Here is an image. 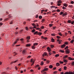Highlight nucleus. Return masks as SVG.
<instances>
[{"mask_svg": "<svg viewBox=\"0 0 74 74\" xmlns=\"http://www.w3.org/2000/svg\"><path fill=\"white\" fill-rule=\"evenodd\" d=\"M68 48H69V47H68V46H67L66 47V48H65V49H67Z\"/></svg>", "mask_w": 74, "mask_h": 74, "instance_id": "nucleus-41", "label": "nucleus"}, {"mask_svg": "<svg viewBox=\"0 0 74 74\" xmlns=\"http://www.w3.org/2000/svg\"><path fill=\"white\" fill-rule=\"evenodd\" d=\"M68 22L69 23H71V21L70 20H69L68 21Z\"/></svg>", "mask_w": 74, "mask_h": 74, "instance_id": "nucleus-37", "label": "nucleus"}, {"mask_svg": "<svg viewBox=\"0 0 74 74\" xmlns=\"http://www.w3.org/2000/svg\"><path fill=\"white\" fill-rule=\"evenodd\" d=\"M63 62H64V63H66V62H68V61H67V60H64Z\"/></svg>", "mask_w": 74, "mask_h": 74, "instance_id": "nucleus-22", "label": "nucleus"}, {"mask_svg": "<svg viewBox=\"0 0 74 74\" xmlns=\"http://www.w3.org/2000/svg\"><path fill=\"white\" fill-rule=\"evenodd\" d=\"M56 7L55 6H53L51 7V8H55Z\"/></svg>", "mask_w": 74, "mask_h": 74, "instance_id": "nucleus-43", "label": "nucleus"}, {"mask_svg": "<svg viewBox=\"0 0 74 74\" xmlns=\"http://www.w3.org/2000/svg\"><path fill=\"white\" fill-rule=\"evenodd\" d=\"M32 49H35L36 48V47L34 46H33L32 47Z\"/></svg>", "mask_w": 74, "mask_h": 74, "instance_id": "nucleus-11", "label": "nucleus"}, {"mask_svg": "<svg viewBox=\"0 0 74 74\" xmlns=\"http://www.w3.org/2000/svg\"><path fill=\"white\" fill-rule=\"evenodd\" d=\"M25 29L26 30H27V31L29 30V29H28V28L27 27H25Z\"/></svg>", "mask_w": 74, "mask_h": 74, "instance_id": "nucleus-30", "label": "nucleus"}, {"mask_svg": "<svg viewBox=\"0 0 74 74\" xmlns=\"http://www.w3.org/2000/svg\"><path fill=\"white\" fill-rule=\"evenodd\" d=\"M38 15H37L36 16V18H38Z\"/></svg>", "mask_w": 74, "mask_h": 74, "instance_id": "nucleus-63", "label": "nucleus"}, {"mask_svg": "<svg viewBox=\"0 0 74 74\" xmlns=\"http://www.w3.org/2000/svg\"><path fill=\"white\" fill-rule=\"evenodd\" d=\"M49 67L50 69H52L53 66L52 65H51L49 66Z\"/></svg>", "mask_w": 74, "mask_h": 74, "instance_id": "nucleus-14", "label": "nucleus"}, {"mask_svg": "<svg viewBox=\"0 0 74 74\" xmlns=\"http://www.w3.org/2000/svg\"><path fill=\"white\" fill-rule=\"evenodd\" d=\"M16 43H17V41H15V42L14 43V45H15V44H16Z\"/></svg>", "mask_w": 74, "mask_h": 74, "instance_id": "nucleus-59", "label": "nucleus"}, {"mask_svg": "<svg viewBox=\"0 0 74 74\" xmlns=\"http://www.w3.org/2000/svg\"><path fill=\"white\" fill-rule=\"evenodd\" d=\"M60 52H61L62 53H64V50H60Z\"/></svg>", "mask_w": 74, "mask_h": 74, "instance_id": "nucleus-15", "label": "nucleus"}, {"mask_svg": "<svg viewBox=\"0 0 74 74\" xmlns=\"http://www.w3.org/2000/svg\"><path fill=\"white\" fill-rule=\"evenodd\" d=\"M39 19H42V16H40L39 17Z\"/></svg>", "mask_w": 74, "mask_h": 74, "instance_id": "nucleus-38", "label": "nucleus"}, {"mask_svg": "<svg viewBox=\"0 0 74 74\" xmlns=\"http://www.w3.org/2000/svg\"><path fill=\"white\" fill-rule=\"evenodd\" d=\"M42 22H44V21H45V19H44V18H42Z\"/></svg>", "mask_w": 74, "mask_h": 74, "instance_id": "nucleus-28", "label": "nucleus"}, {"mask_svg": "<svg viewBox=\"0 0 74 74\" xmlns=\"http://www.w3.org/2000/svg\"><path fill=\"white\" fill-rule=\"evenodd\" d=\"M51 35L53 36H56V35L55 34H51Z\"/></svg>", "mask_w": 74, "mask_h": 74, "instance_id": "nucleus-36", "label": "nucleus"}, {"mask_svg": "<svg viewBox=\"0 0 74 74\" xmlns=\"http://www.w3.org/2000/svg\"><path fill=\"white\" fill-rule=\"evenodd\" d=\"M72 64L74 66V61L72 62Z\"/></svg>", "mask_w": 74, "mask_h": 74, "instance_id": "nucleus-64", "label": "nucleus"}, {"mask_svg": "<svg viewBox=\"0 0 74 74\" xmlns=\"http://www.w3.org/2000/svg\"><path fill=\"white\" fill-rule=\"evenodd\" d=\"M47 49L48 52H51V49L49 47H48L47 48Z\"/></svg>", "mask_w": 74, "mask_h": 74, "instance_id": "nucleus-5", "label": "nucleus"}, {"mask_svg": "<svg viewBox=\"0 0 74 74\" xmlns=\"http://www.w3.org/2000/svg\"><path fill=\"white\" fill-rule=\"evenodd\" d=\"M38 35H39V36H41V34H42V33H38Z\"/></svg>", "mask_w": 74, "mask_h": 74, "instance_id": "nucleus-34", "label": "nucleus"}, {"mask_svg": "<svg viewBox=\"0 0 74 74\" xmlns=\"http://www.w3.org/2000/svg\"><path fill=\"white\" fill-rule=\"evenodd\" d=\"M40 28L38 27V28H36V30H40Z\"/></svg>", "mask_w": 74, "mask_h": 74, "instance_id": "nucleus-62", "label": "nucleus"}, {"mask_svg": "<svg viewBox=\"0 0 74 74\" xmlns=\"http://www.w3.org/2000/svg\"><path fill=\"white\" fill-rule=\"evenodd\" d=\"M18 60H16L14 62V63H16V62H18Z\"/></svg>", "mask_w": 74, "mask_h": 74, "instance_id": "nucleus-52", "label": "nucleus"}, {"mask_svg": "<svg viewBox=\"0 0 74 74\" xmlns=\"http://www.w3.org/2000/svg\"><path fill=\"white\" fill-rule=\"evenodd\" d=\"M49 27H51V26H53V24H49Z\"/></svg>", "mask_w": 74, "mask_h": 74, "instance_id": "nucleus-25", "label": "nucleus"}, {"mask_svg": "<svg viewBox=\"0 0 74 74\" xmlns=\"http://www.w3.org/2000/svg\"><path fill=\"white\" fill-rule=\"evenodd\" d=\"M68 58L70 60H74V58H72L70 57H69Z\"/></svg>", "mask_w": 74, "mask_h": 74, "instance_id": "nucleus-7", "label": "nucleus"}, {"mask_svg": "<svg viewBox=\"0 0 74 74\" xmlns=\"http://www.w3.org/2000/svg\"><path fill=\"white\" fill-rule=\"evenodd\" d=\"M37 33H38V32L37 31H36L35 32L34 34V35H35V34H37Z\"/></svg>", "mask_w": 74, "mask_h": 74, "instance_id": "nucleus-33", "label": "nucleus"}, {"mask_svg": "<svg viewBox=\"0 0 74 74\" xmlns=\"http://www.w3.org/2000/svg\"><path fill=\"white\" fill-rule=\"evenodd\" d=\"M55 56V57H56V58H57V57H58L59 56V54H56Z\"/></svg>", "mask_w": 74, "mask_h": 74, "instance_id": "nucleus-23", "label": "nucleus"}, {"mask_svg": "<svg viewBox=\"0 0 74 74\" xmlns=\"http://www.w3.org/2000/svg\"><path fill=\"white\" fill-rule=\"evenodd\" d=\"M51 41L52 42H55V40L52 38H51Z\"/></svg>", "mask_w": 74, "mask_h": 74, "instance_id": "nucleus-9", "label": "nucleus"}, {"mask_svg": "<svg viewBox=\"0 0 74 74\" xmlns=\"http://www.w3.org/2000/svg\"><path fill=\"white\" fill-rule=\"evenodd\" d=\"M64 44H66V45H67V44H68V42H64Z\"/></svg>", "mask_w": 74, "mask_h": 74, "instance_id": "nucleus-54", "label": "nucleus"}, {"mask_svg": "<svg viewBox=\"0 0 74 74\" xmlns=\"http://www.w3.org/2000/svg\"><path fill=\"white\" fill-rule=\"evenodd\" d=\"M56 73H57V71H55L53 72L54 74H56Z\"/></svg>", "mask_w": 74, "mask_h": 74, "instance_id": "nucleus-57", "label": "nucleus"}, {"mask_svg": "<svg viewBox=\"0 0 74 74\" xmlns=\"http://www.w3.org/2000/svg\"><path fill=\"white\" fill-rule=\"evenodd\" d=\"M49 56H51V55H52V53L49 52Z\"/></svg>", "mask_w": 74, "mask_h": 74, "instance_id": "nucleus-46", "label": "nucleus"}, {"mask_svg": "<svg viewBox=\"0 0 74 74\" xmlns=\"http://www.w3.org/2000/svg\"><path fill=\"white\" fill-rule=\"evenodd\" d=\"M20 40L21 41H23L24 40V39L23 38H21Z\"/></svg>", "mask_w": 74, "mask_h": 74, "instance_id": "nucleus-39", "label": "nucleus"}, {"mask_svg": "<svg viewBox=\"0 0 74 74\" xmlns=\"http://www.w3.org/2000/svg\"><path fill=\"white\" fill-rule=\"evenodd\" d=\"M68 57V56H67V55H66L64 56V57L63 58V59H65V58H67Z\"/></svg>", "mask_w": 74, "mask_h": 74, "instance_id": "nucleus-16", "label": "nucleus"}, {"mask_svg": "<svg viewBox=\"0 0 74 74\" xmlns=\"http://www.w3.org/2000/svg\"><path fill=\"white\" fill-rule=\"evenodd\" d=\"M65 47H66V45H65V44H64L61 46V48H64Z\"/></svg>", "mask_w": 74, "mask_h": 74, "instance_id": "nucleus-6", "label": "nucleus"}, {"mask_svg": "<svg viewBox=\"0 0 74 74\" xmlns=\"http://www.w3.org/2000/svg\"><path fill=\"white\" fill-rule=\"evenodd\" d=\"M60 64H63V62L62 61H60Z\"/></svg>", "mask_w": 74, "mask_h": 74, "instance_id": "nucleus-49", "label": "nucleus"}, {"mask_svg": "<svg viewBox=\"0 0 74 74\" xmlns=\"http://www.w3.org/2000/svg\"><path fill=\"white\" fill-rule=\"evenodd\" d=\"M47 53L45 52L43 54L42 56V57H44L45 56H47Z\"/></svg>", "mask_w": 74, "mask_h": 74, "instance_id": "nucleus-4", "label": "nucleus"}, {"mask_svg": "<svg viewBox=\"0 0 74 74\" xmlns=\"http://www.w3.org/2000/svg\"><path fill=\"white\" fill-rule=\"evenodd\" d=\"M31 45L30 44H28L27 45H25L26 47H30Z\"/></svg>", "mask_w": 74, "mask_h": 74, "instance_id": "nucleus-8", "label": "nucleus"}, {"mask_svg": "<svg viewBox=\"0 0 74 74\" xmlns=\"http://www.w3.org/2000/svg\"><path fill=\"white\" fill-rule=\"evenodd\" d=\"M63 14H64V12H61L60 13V15H62Z\"/></svg>", "mask_w": 74, "mask_h": 74, "instance_id": "nucleus-32", "label": "nucleus"}, {"mask_svg": "<svg viewBox=\"0 0 74 74\" xmlns=\"http://www.w3.org/2000/svg\"><path fill=\"white\" fill-rule=\"evenodd\" d=\"M56 65L57 67H58V66H60V64H59V63H57L56 64Z\"/></svg>", "mask_w": 74, "mask_h": 74, "instance_id": "nucleus-10", "label": "nucleus"}, {"mask_svg": "<svg viewBox=\"0 0 74 74\" xmlns=\"http://www.w3.org/2000/svg\"><path fill=\"white\" fill-rule=\"evenodd\" d=\"M38 45V43H34L33 45L34 46H36V45Z\"/></svg>", "mask_w": 74, "mask_h": 74, "instance_id": "nucleus-20", "label": "nucleus"}, {"mask_svg": "<svg viewBox=\"0 0 74 74\" xmlns=\"http://www.w3.org/2000/svg\"><path fill=\"white\" fill-rule=\"evenodd\" d=\"M44 40H47L48 39L47 38L44 37Z\"/></svg>", "mask_w": 74, "mask_h": 74, "instance_id": "nucleus-58", "label": "nucleus"}, {"mask_svg": "<svg viewBox=\"0 0 74 74\" xmlns=\"http://www.w3.org/2000/svg\"><path fill=\"white\" fill-rule=\"evenodd\" d=\"M58 70L59 71H62V68H60Z\"/></svg>", "mask_w": 74, "mask_h": 74, "instance_id": "nucleus-47", "label": "nucleus"}, {"mask_svg": "<svg viewBox=\"0 0 74 74\" xmlns=\"http://www.w3.org/2000/svg\"><path fill=\"white\" fill-rule=\"evenodd\" d=\"M34 62H35V61H33V63L31 65V66H33V64H34Z\"/></svg>", "mask_w": 74, "mask_h": 74, "instance_id": "nucleus-31", "label": "nucleus"}, {"mask_svg": "<svg viewBox=\"0 0 74 74\" xmlns=\"http://www.w3.org/2000/svg\"><path fill=\"white\" fill-rule=\"evenodd\" d=\"M67 69V67L66 66H64V70H66Z\"/></svg>", "mask_w": 74, "mask_h": 74, "instance_id": "nucleus-29", "label": "nucleus"}, {"mask_svg": "<svg viewBox=\"0 0 74 74\" xmlns=\"http://www.w3.org/2000/svg\"><path fill=\"white\" fill-rule=\"evenodd\" d=\"M71 4H73L74 3V1H71Z\"/></svg>", "mask_w": 74, "mask_h": 74, "instance_id": "nucleus-61", "label": "nucleus"}, {"mask_svg": "<svg viewBox=\"0 0 74 74\" xmlns=\"http://www.w3.org/2000/svg\"><path fill=\"white\" fill-rule=\"evenodd\" d=\"M74 41V40L73 39L71 40V43H73V42Z\"/></svg>", "mask_w": 74, "mask_h": 74, "instance_id": "nucleus-27", "label": "nucleus"}, {"mask_svg": "<svg viewBox=\"0 0 74 74\" xmlns=\"http://www.w3.org/2000/svg\"><path fill=\"white\" fill-rule=\"evenodd\" d=\"M57 12H60V10L59 9H57V10L56 11Z\"/></svg>", "mask_w": 74, "mask_h": 74, "instance_id": "nucleus-56", "label": "nucleus"}, {"mask_svg": "<svg viewBox=\"0 0 74 74\" xmlns=\"http://www.w3.org/2000/svg\"><path fill=\"white\" fill-rule=\"evenodd\" d=\"M57 5H58V6H60V5H61V4H59V3H58Z\"/></svg>", "mask_w": 74, "mask_h": 74, "instance_id": "nucleus-55", "label": "nucleus"}, {"mask_svg": "<svg viewBox=\"0 0 74 74\" xmlns=\"http://www.w3.org/2000/svg\"><path fill=\"white\" fill-rule=\"evenodd\" d=\"M33 59H31L30 60V62L31 63H32L33 62Z\"/></svg>", "mask_w": 74, "mask_h": 74, "instance_id": "nucleus-42", "label": "nucleus"}, {"mask_svg": "<svg viewBox=\"0 0 74 74\" xmlns=\"http://www.w3.org/2000/svg\"><path fill=\"white\" fill-rule=\"evenodd\" d=\"M62 40H60L59 41V42H58V44H61V43H62Z\"/></svg>", "mask_w": 74, "mask_h": 74, "instance_id": "nucleus-19", "label": "nucleus"}, {"mask_svg": "<svg viewBox=\"0 0 74 74\" xmlns=\"http://www.w3.org/2000/svg\"><path fill=\"white\" fill-rule=\"evenodd\" d=\"M73 6L72 5H69V7H70V8H71V7H73Z\"/></svg>", "mask_w": 74, "mask_h": 74, "instance_id": "nucleus-50", "label": "nucleus"}, {"mask_svg": "<svg viewBox=\"0 0 74 74\" xmlns=\"http://www.w3.org/2000/svg\"><path fill=\"white\" fill-rule=\"evenodd\" d=\"M30 71H31V72H33V71H33V69H31L30 70Z\"/></svg>", "mask_w": 74, "mask_h": 74, "instance_id": "nucleus-60", "label": "nucleus"}, {"mask_svg": "<svg viewBox=\"0 0 74 74\" xmlns=\"http://www.w3.org/2000/svg\"><path fill=\"white\" fill-rule=\"evenodd\" d=\"M66 53L67 54H69L70 53V50L69 49H67L66 51Z\"/></svg>", "mask_w": 74, "mask_h": 74, "instance_id": "nucleus-2", "label": "nucleus"}, {"mask_svg": "<svg viewBox=\"0 0 74 74\" xmlns=\"http://www.w3.org/2000/svg\"><path fill=\"white\" fill-rule=\"evenodd\" d=\"M40 28H41V29H43L44 28V26H42L40 27Z\"/></svg>", "mask_w": 74, "mask_h": 74, "instance_id": "nucleus-44", "label": "nucleus"}, {"mask_svg": "<svg viewBox=\"0 0 74 74\" xmlns=\"http://www.w3.org/2000/svg\"><path fill=\"white\" fill-rule=\"evenodd\" d=\"M22 53L23 54H25V53H26V50H23L22 52Z\"/></svg>", "mask_w": 74, "mask_h": 74, "instance_id": "nucleus-12", "label": "nucleus"}, {"mask_svg": "<svg viewBox=\"0 0 74 74\" xmlns=\"http://www.w3.org/2000/svg\"><path fill=\"white\" fill-rule=\"evenodd\" d=\"M63 15V16H64V15H67V13L65 12Z\"/></svg>", "mask_w": 74, "mask_h": 74, "instance_id": "nucleus-24", "label": "nucleus"}, {"mask_svg": "<svg viewBox=\"0 0 74 74\" xmlns=\"http://www.w3.org/2000/svg\"><path fill=\"white\" fill-rule=\"evenodd\" d=\"M49 62H50V61L49 60H47L46 61V63L47 64H49Z\"/></svg>", "mask_w": 74, "mask_h": 74, "instance_id": "nucleus-18", "label": "nucleus"}, {"mask_svg": "<svg viewBox=\"0 0 74 74\" xmlns=\"http://www.w3.org/2000/svg\"><path fill=\"white\" fill-rule=\"evenodd\" d=\"M9 18H11L12 17V16H11V14H9Z\"/></svg>", "mask_w": 74, "mask_h": 74, "instance_id": "nucleus-35", "label": "nucleus"}, {"mask_svg": "<svg viewBox=\"0 0 74 74\" xmlns=\"http://www.w3.org/2000/svg\"><path fill=\"white\" fill-rule=\"evenodd\" d=\"M58 34H59L60 36H62V34H61V33H59Z\"/></svg>", "mask_w": 74, "mask_h": 74, "instance_id": "nucleus-48", "label": "nucleus"}, {"mask_svg": "<svg viewBox=\"0 0 74 74\" xmlns=\"http://www.w3.org/2000/svg\"><path fill=\"white\" fill-rule=\"evenodd\" d=\"M48 68H46L45 69H43L41 71L42 73H43V72L44 71H48Z\"/></svg>", "mask_w": 74, "mask_h": 74, "instance_id": "nucleus-1", "label": "nucleus"}, {"mask_svg": "<svg viewBox=\"0 0 74 74\" xmlns=\"http://www.w3.org/2000/svg\"><path fill=\"white\" fill-rule=\"evenodd\" d=\"M41 39H44V37L43 36H41Z\"/></svg>", "mask_w": 74, "mask_h": 74, "instance_id": "nucleus-51", "label": "nucleus"}, {"mask_svg": "<svg viewBox=\"0 0 74 74\" xmlns=\"http://www.w3.org/2000/svg\"><path fill=\"white\" fill-rule=\"evenodd\" d=\"M73 74H74V71H73ZM64 74H73V73L72 72H66V73H65Z\"/></svg>", "mask_w": 74, "mask_h": 74, "instance_id": "nucleus-3", "label": "nucleus"}, {"mask_svg": "<svg viewBox=\"0 0 74 74\" xmlns=\"http://www.w3.org/2000/svg\"><path fill=\"white\" fill-rule=\"evenodd\" d=\"M50 47L51 48H52L53 47H54V46H53V45H51Z\"/></svg>", "mask_w": 74, "mask_h": 74, "instance_id": "nucleus-45", "label": "nucleus"}, {"mask_svg": "<svg viewBox=\"0 0 74 74\" xmlns=\"http://www.w3.org/2000/svg\"><path fill=\"white\" fill-rule=\"evenodd\" d=\"M57 38H58V39H59V38H61V37H60V36H57Z\"/></svg>", "mask_w": 74, "mask_h": 74, "instance_id": "nucleus-26", "label": "nucleus"}, {"mask_svg": "<svg viewBox=\"0 0 74 74\" xmlns=\"http://www.w3.org/2000/svg\"><path fill=\"white\" fill-rule=\"evenodd\" d=\"M39 67V65H36L35 66V67Z\"/></svg>", "mask_w": 74, "mask_h": 74, "instance_id": "nucleus-53", "label": "nucleus"}, {"mask_svg": "<svg viewBox=\"0 0 74 74\" xmlns=\"http://www.w3.org/2000/svg\"><path fill=\"white\" fill-rule=\"evenodd\" d=\"M40 65H41V66H43V65H44V62H43V61H42L41 62Z\"/></svg>", "mask_w": 74, "mask_h": 74, "instance_id": "nucleus-17", "label": "nucleus"}, {"mask_svg": "<svg viewBox=\"0 0 74 74\" xmlns=\"http://www.w3.org/2000/svg\"><path fill=\"white\" fill-rule=\"evenodd\" d=\"M35 29H34L32 31V33H34V32H35Z\"/></svg>", "mask_w": 74, "mask_h": 74, "instance_id": "nucleus-40", "label": "nucleus"}, {"mask_svg": "<svg viewBox=\"0 0 74 74\" xmlns=\"http://www.w3.org/2000/svg\"><path fill=\"white\" fill-rule=\"evenodd\" d=\"M58 3H60V4H61V3H62V1L61 0H59L58 1Z\"/></svg>", "mask_w": 74, "mask_h": 74, "instance_id": "nucleus-13", "label": "nucleus"}, {"mask_svg": "<svg viewBox=\"0 0 74 74\" xmlns=\"http://www.w3.org/2000/svg\"><path fill=\"white\" fill-rule=\"evenodd\" d=\"M27 39V40H28V39L29 40H30V36H28L27 37V38H26Z\"/></svg>", "mask_w": 74, "mask_h": 74, "instance_id": "nucleus-21", "label": "nucleus"}]
</instances>
